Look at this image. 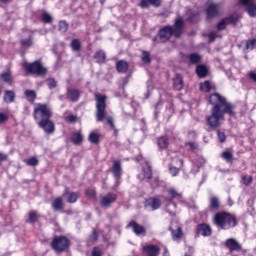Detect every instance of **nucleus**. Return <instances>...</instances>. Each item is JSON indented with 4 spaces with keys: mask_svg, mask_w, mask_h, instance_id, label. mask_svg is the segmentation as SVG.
<instances>
[{
    "mask_svg": "<svg viewBox=\"0 0 256 256\" xmlns=\"http://www.w3.org/2000/svg\"><path fill=\"white\" fill-rule=\"evenodd\" d=\"M209 103L212 105L210 115L206 117V125L209 129H219L221 121H225V115H235V105L219 93H213L209 96Z\"/></svg>",
    "mask_w": 256,
    "mask_h": 256,
    "instance_id": "1",
    "label": "nucleus"
},
{
    "mask_svg": "<svg viewBox=\"0 0 256 256\" xmlns=\"http://www.w3.org/2000/svg\"><path fill=\"white\" fill-rule=\"evenodd\" d=\"M94 97L96 102V121L101 122L106 119L110 129H115L113 117L107 116V95L96 93Z\"/></svg>",
    "mask_w": 256,
    "mask_h": 256,
    "instance_id": "2",
    "label": "nucleus"
},
{
    "mask_svg": "<svg viewBox=\"0 0 256 256\" xmlns=\"http://www.w3.org/2000/svg\"><path fill=\"white\" fill-rule=\"evenodd\" d=\"M183 24L184 21L182 20V18H177L173 26L167 25L161 28L158 33L161 41H169L171 37H181V35L183 34Z\"/></svg>",
    "mask_w": 256,
    "mask_h": 256,
    "instance_id": "3",
    "label": "nucleus"
},
{
    "mask_svg": "<svg viewBox=\"0 0 256 256\" xmlns=\"http://www.w3.org/2000/svg\"><path fill=\"white\" fill-rule=\"evenodd\" d=\"M213 223L218 229L227 231L237 227V218L231 213L218 212L213 217Z\"/></svg>",
    "mask_w": 256,
    "mask_h": 256,
    "instance_id": "4",
    "label": "nucleus"
},
{
    "mask_svg": "<svg viewBox=\"0 0 256 256\" xmlns=\"http://www.w3.org/2000/svg\"><path fill=\"white\" fill-rule=\"evenodd\" d=\"M23 67L28 75H37L38 77L47 75V68L43 66L41 61H34L32 63L25 62Z\"/></svg>",
    "mask_w": 256,
    "mask_h": 256,
    "instance_id": "5",
    "label": "nucleus"
},
{
    "mask_svg": "<svg viewBox=\"0 0 256 256\" xmlns=\"http://www.w3.org/2000/svg\"><path fill=\"white\" fill-rule=\"evenodd\" d=\"M53 117V111L46 104H36L34 107V119L39 123V121H44L45 119H51Z\"/></svg>",
    "mask_w": 256,
    "mask_h": 256,
    "instance_id": "6",
    "label": "nucleus"
},
{
    "mask_svg": "<svg viewBox=\"0 0 256 256\" xmlns=\"http://www.w3.org/2000/svg\"><path fill=\"white\" fill-rule=\"evenodd\" d=\"M51 247L56 253H63L69 249V239L65 236L55 237L51 242Z\"/></svg>",
    "mask_w": 256,
    "mask_h": 256,
    "instance_id": "7",
    "label": "nucleus"
},
{
    "mask_svg": "<svg viewBox=\"0 0 256 256\" xmlns=\"http://www.w3.org/2000/svg\"><path fill=\"white\" fill-rule=\"evenodd\" d=\"M115 201H117V194L113 192L100 195V206L103 207V209H109Z\"/></svg>",
    "mask_w": 256,
    "mask_h": 256,
    "instance_id": "8",
    "label": "nucleus"
},
{
    "mask_svg": "<svg viewBox=\"0 0 256 256\" xmlns=\"http://www.w3.org/2000/svg\"><path fill=\"white\" fill-rule=\"evenodd\" d=\"M37 125L40 127V129H43V131L48 135H51V133H55V123L53 122V120H51V118L40 120L37 122Z\"/></svg>",
    "mask_w": 256,
    "mask_h": 256,
    "instance_id": "9",
    "label": "nucleus"
},
{
    "mask_svg": "<svg viewBox=\"0 0 256 256\" xmlns=\"http://www.w3.org/2000/svg\"><path fill=\"white\" fill-rule=\"evenodd\" d=\"M221 11V5L217 3H208L206 5V17L207 19H214V17L219 16V13Z\"/></svg>",
    "mask_w": 256,
    "mask_h": 256,
    "instance_id": "10",
    "label": "nucleus"
},
{
    "mask_svg": "<svg viewBox=\"0 0 256 256\" xmlns=\"http://www.w3.org/2000/svg\"><path fill=\"white\" fill-rule=\"evenodd\" d=\"M144 207L147 211H157L161 207V200L159 198H149L146 200Z\"/></svg>",
    "mask_w": 256,
    "mask_h": 256,
    "instance_id": "11",
    "label": "nucleus"
},
{
    "mask_svg": "<svg viewBox=\"0 0 256 256\" xmlns=\"http://www.w3.org/2000/svg\"><path fill=\"white\" fill-rule=\"evenodd\" d=\"M240 5L246 7V12L249 17H256V4L251 2V0H239Z\"/></svg>",
    "mask_w": 256,
    "mask_h": 256,
    "instance_id": "12",
    "label": "nucleus"
},
{
    "mask_svg": "<svg viewBox=\"0 0 256 256\" xmlns=\"http://www.w3.org/2000/svg\"><path fill=\"white\" fill-rule=\"evenodd\" d=\"M143 252L146 256H159L161 253V248L157 245H147L143 247Z\"/></svg>",
    "mask_w": 256,
    "mask_h": 256,
    "instance_id": "13",
    "label": "nucleus"
},
{
    "mask_svg": "<svg viewBox=\"0 0 256 256\" xmlns=\"http://www.w3.org/2000/svg\"><path fill=\"white\" fill-rule=\"evenodd\" d=\"M67 97L72 103H77V101H79V98L81 97V91L76 88H68Z\"/></svg>",
    "mask_w": 256,
    "mask_h": 256,
    "instance_id": "14",
    "label": "nucleus"
},
{
    "mask_svg": "<svg viewBox=\"0 0 256 256\" xmlns=\"http://www.w3.org/2000/svg\"><path fill=\"white\" fill-rule=\"evenodd\" d=\"M127 227H131L133 230V233H135V235H145V233L147 232V230L145 229V227H143L141 224H138L135 221H131Z\"/></svg>",
    "mask_w": 256,
    "mask_h": 256,
    "instance_id": "15",
    "label": "nucleus"
},
{
    "mask_svg": "<svg viewBox=\"0 0 256 256\" xmlns=\"http://www.w3.org/2000/svg\"><path fill=\"white\" fill-rule=\"evenodd\" d=\"M113 177L116 179H121V175H123V169L121 168V161L115 160L113 162L112 170Z\"/></svg>",
    "mask_w": 256,
    "mask_h": 256,
    "instance_id": "16",
    "label": "nucleus"
},
{
    "mask_svg": "<svg viewBox=\"0 0 256 256\" xmlns=\"http://www.w3.org/2000/svg\"><path fill=\"white\" fill-rule=\"evenodd\" d=\"M225 245L229 249V251H241V244L237 242L234 238H229L225 241Z\"/></svg>",
    "mask_w": 256,
    "mask_h": 256,
    "instance_id": "17",
    "label": "nucleus"
},
{
    "mask_svg": "<svg viewBox=\"0 0 256 256\" xmlns=\"http://www.w3.org/2000/svg\"><path fill=\"white\" fill-rule=\"evenodd\" d=\"M197 234L203 237H209L211 235V227L207 224H199L197 226Z\"/></svg>",
    "mask_w": 256,
    "mask_h": 256,
    "instance_id": "18",
    "label": "nucleus"
},
{
    "mask_svg": "<svg viewBox=\"0 0 256 256\" xmlns=\"http://www.w3.org/2000/svg\"><path fill=\"white\" fill-rule=\"evenodd\" d=\"M151 177H153V170L150 165L143 168L142 172L138 175V179H140V181H144V179H151Z\"/></svg>",
    "mask_w": 256,
    "mask_h": 256,
    "instance_id": "19",
    "label": "nucleus"
},
{
    "mask_svg": "<svg viewBox=\"0 0 256 256\" xmlns=\"http://www.w3.org/2000/svg\"><path fill=\"white\" fill-rule=\"evenodd\" d=\"M67 195L68 203H77V199H79V194L77 192H69V188L65 189L63 196Z\"/></svg>",
    "mask_w": 256,
    "mask_h": 256,
    "instance_id": "20",
    "label": "nucleus"
},
{
    "mask_svg": "<svg viewBox=\"0 0 256 256\" xmlns=\"http://www.w3.org/2000/svg\"><path fill=\"white\" fill-rule=\"evenodd\" d=\"M116 69L118 73H127V71H129V63L125 60H119L116 63Z\"/></svg>",
    "mask_w": 256,
    "mask_h": 256,
    "instance_id": "21",
    "label": "nucleus"
},
{
    "mask_svg": "<svg viewBox=\"0 0 256 256\" xmlns=\"http://www.w3.org/2000/svg\"><path fill=\"white\" fill-rule=\"evenodd\" d=\"M209 70L207 69V66L205 65H198L196 67V75H198V77L200 79H205V77L208 75Z\"/></svg>",
    "mask_w": 256,
    "mask_h": 256,
    "instance_id": "22",
    "label": "nucleus"
},
{
    "mask_svg": "<svg viewBox=\"0 0 256 256\" xmlns=\"http://www.w3.org/2000/svg\"><path fill=\"white\" fill-rule=\"evenodd\" d=\"M173 87L176 91H181V89H183V78L181 75L176 74L173 79Z\"/></svg>",
    "mask_w": 256,
    "mask_h": 256,
    "instance_id": "23",
    "label": "nucleus"
},
{
    "mask_svg": "<svg viewBox=\"0 0 256 256\" xmlns=\"http://www.w3.org/2000/svg\"><path fill=\"white\" fill-rule=\"evenodd\" d=\"M170 231L172 233V239L174 241H177V239H181L183 237V230L181 227L176 226V229H173V227L170 226Z\"/></svg>",
    "mask_w": 256,
    "mask_h": 256,
    "instance_id": "24",
    "label": "nucleus"
},
{
    "mask_svg": "<svg viewBox=\"0 0 256 256\" xmlns=\"http://www.w3.org/2000/svg\"><path fill=\"white\" fill-rule=\"evenodd\" d=\"M71 141L74 145H81L83 143V134L81 132H75L71 136Z\"/></svg>",
    "mask_w": 256,
    "mask_h": 256,
    "instance_id": "25",
    "label": "nucleus"
},
{
    "mask_svg": "<svg viewBox=\"0 0 256 256\" xmlns=\"http://www.w3.org/2000/svg\"><path fill=\"white\" fill-rule=\"evenodd\" d=\"M157 145L159 149H167L169 147V138L165 136H161L157 140Z\"/></svg>",
    "mask_w": 256,
    "mask_h": 256,
    "instance_id": "26",
    "label": "nucleus"
},
{
    "mask_svg": "<svg viewBox=\"0 0 256 256\" xmlns=\"http://www.w3.org/2000/svg\"><path fill=\"white\" fill-rule=\"evenodd\" d=\"M101 140V136L98 133L91 132L88 136V141L92 143V145H99Z\"/></svg>",
    "mask_w": 256,
    "mask_h": 256,
    "instance_id": "27",
    "label": "nucleus"
},
{
    "mask_svg": "<svg viewBox=\"0 0 256 256\" xmlns=\"http://www.w3.org/2000/svg\"><path fill=\"white\" fill-rule=\"evenodd\" d=\"M3 99L4 103H13L15 101V92L6 90Z\"/></svg>",
    "mask_w": 256,
    "mask_h": 256,
    "instance_id": "28",
    "label": "nucleus"
},
{
    "mask_svg": "<svg viewBox=\"0 0 256 256\" xmlns=\"http://www.w3.org/2000/svg\"><path fill=\"white\" fill-rule=\"evenodd\" d=\"M52 208L54 211H61V209H63V198L58 197L54 199L52 202Z\"/></svg>",
    "mask_w": 256,
    "mask_h": 256,
    "instance_id": "29",
    "label": "nucleus"
},
{
    "mask_svg": "<svg viewBox=\"0 0 256 256\" xmlns=\"http://www.w3.org/2000/svg\"><path fill=\"white\" fill-rule=\"evenodd\" d=\"M24 95L26 96L27 101H29L30 103H33V101L37 99V93L35 92V90H26L24 92Z\"/></svg>",
    "mask_w": 256,
    "mask_h": 256,
    "instance_id": "30",
    "label": "nucleus"
},
{
    "mask_svg": "<svg viewBox=\"0 0 256 256\" xmlns=\"http://www.w3.org/2000/svg\"><path fill=\"white\" fill-rule=\"evenodd\" d=\"M256 45V38H252L245 41V48L244 51H253Z\"/></svg>",
    "mask_w": 256,
    "mask_h": 256,
    "instance_id": "31",
    "label": "nucleus"
},
{
    "mask_svg": "<svg viewBox=\"0 0 256 256\" xmlns=\"http://www.w3.org/2000/svg\"><path fill=\"white\" fill-rule=\"evenodd\" d=\"M168 193L169 195H171V199H177L178 201H181V199H183V195L177 192V189L175 188H169Z\"/></svg>",
    "mask_w": 256,
    "mask_h": 256,
    "instance_id": "32",
    "label": "nucleus"
},
{
    "mask_svg": "<svg viewBox=\"0 0 256 256\" xmlns=\"http://www.w3.org/2000/svg\"><path fill=\"white\" fill-rule=\"evenodd\" d=\"M68 30L69 23H67L65 20H60L58 23V31H60V33H67Z\"/></svg>",
    "mask_w": 256,
    "mask_h": 256,
    "instance_id": "33",
    "label": "nucleus"
},
{
    "mask_svg": "<svg viewBox=\"0 0 256 256\" xmlns=\"http://www.w3.org/2000/svg\"><path fill=\"white\" fill-rule=\"evenodd\" d=\"M24 162L28 167H37L39 165V159L36 156L24 160Z\"/></svg>",
    "mask_w": 256,
    "mask_h": 256,
    "instance_id": "34",
    "label": "nucleus"
},
{
    "mask_svg": "<svg viewBox=\"0 0 256 256\" xmlns=\"http://www.w3.org/2000/svg\"><path fill=\"white\" fill-rule=\"evenodd\" d=\"M105 58H106L105 52L102 50H99L94 55V59H96L97 63H103L105 61Z\"/></svg>",
    "mask_w": 256,
    "mask_h": 256,
    "instance_id": "35",
    "label": "nucleus"
},
{
    "mask_svg": "<svg viewBox=\"0 0 256 256\" xmlns=\"http://www.w3.org/2000/svg\"><path fill=\"white\" fill-rule=\"evenodd\" d=\"M189 61L193 65H195L197 63H201V56L197 53H192V54L189 55Z\"/></svg>",
    "mask_w": 256,
    "mask_h": 256,
    "instance_id": "36",
    "label": "nucleus"
},
{
    "mask_svg": "<svg viewBox=\"0 0 256 256\" xmlns=\"http://www.w3.org/2000/svg\"><path fill=\"white\" fill-rule=\"evenodd\" d=\"M72 51H81V42L79 39H73L70 43Z\"/></svg>",
    "mask_w": 256,
    "mask_h": 256,
    "instance_id": "37",
    "label": "nucleus"
},
{
    "mask_svg": "<svg viewBox=\"0 0 256 256\" xmlns=\"http://www.w3.org/2000/svg\"><path fill=\"white\" fill-rule=\"evenodd\" d=\"M221 157L224 158L227 163H233V154L230 151L222 152Z\"/></svg>",
    "mask_w": 256,
    "mask_h": 256,
    "instance_id": "38",
    "label": "nucleus"
},
{
    "mask_svg": "<svg viewBox=\"0 0 256 256\" xmlns=\"http://www.w3.org/2000/svg\"><path fill=\"white\" fill-rule=\"evenodd\" d=\"M37 222V211L32 210L28 213V223H36Z\"/></svg>",
    "mask_w": 256,
    "mask_h": 256,
    "instance_id": "39",
    "label": "nucleus"
},
{
    "mask_svg": "<svg viewBox=\"0 0 256 256\" xmlns=\"http://www.w3.org/2000/svg\"><path fill=\"white\" fill-rule=\"evenodd\" d=\"M142 62H144L146 65H149L151 63V53L147 51L142 52Z\"/></svg>",
    "mask_w": 256,
    "mask_h": 256,
    "instance_id": "40",
    "label": "nucleus"
},
{
    "mask_svg": "<svg viewBox=\"0 0 256 256\" xmlns=\"http://www.w3.org/2000/svg\"><path fill=\"white\" fill-rule=\"evenodd\" d=\"M227 23H231L232 25H235L237 21H239V16L237 14H232L229 17L225 18Z\"/></svg>",
    "mask_w": 256,
    "mask_h": 256,
    "instance_id": "41",
    "label": "nucleus"
},
{
    "mask_svg": "<svg viewBox=\"0 0 256 256\" xmlns=\"http://www.w3.org/2000/svg\"><path fill=\"white\" fill-rule=\"evenodd\" d=\"M227 25H229V23L227 22L226 18H224L220 22H218L217 30L223 31L224 29H226Z\"/></svg>",
    "mask_w": 256,
    "mask_h": 256,
    "instance_id": "42",
    "label": "nucleus"
},
{
    "mask_svg": "<svg viewBox=\"0 0 256 256\" xmlns=\"http://www.w3.org/2000/svg\"><path fill=\"white\" fill-rule=\"evenodd\" d=\"M210 207L215 210L219 209V199L217 197L210 199Z\"/></svg>",
    "mask_w": 256,
    "mask_h": 256,
    "instance_id": "43",
    "label": "nucleus"
},
{
    "mask_svg": "<svg viewBox=\"0 0 256 256\" xmlns=\"http://www.w3.org/2000/svg\"><path fill=\"white\" fill-rule=\"evenodd\" d=\"M33 45V37H29L26 39L21 40V46L22 47H31Z\"/></svg>",
    "mask_w": 256,
    "mask_h": 256,
    "instance_id": "44",
    "label": "nucleus"
},
{
    "mask_svg": "<svg viewBox=\"0 0 256 256\" xmlns=\"http://www.w3.org/2000/svg\"><path fill=\"white\" fill-rule=\"evenodd\" d=\"M200 89L205 93H209V91H211V83L209 81H205L203 84L200 85Z\"/></svg>",
    "mask_w": 256,
    "mask_h": 256,
    "instance_id": "45",
    "label": "nucleus"
},
{
    "mask_svg": "<svg viewBox=\"0 0 256 256\" xmlns=\"http://www.w3.org/2000/svg\"><path fill=\"white\" fill-rule=\"evenodd\" d=\"M41 19L43 23H52L53 21V17H51L47 12L42 13Z\"/></svg>",
    "mask_w": 256,
    "mask_h": 256,
    "instance_id": "46",
    "label": "nucleus"
},
{
    "mask_svg": "<svg viewBox=\"0 0 256 256\" xmlns=\"http://www.w3.org/2000/svg\"><path fill=\"white\" fill-rule=\"evenodd\" d=\"M86 197H90V199H93L97 197V191L95 189L88 188L85 190Z\"/></svg>",
    "mask_w": 256,
    "mask_h": 256,
    "instance_id": "47",
    "label": "nucleus"
},
{
    "mask_svg": "<svg viewBox=\"0 0 256 256\" xmlns=\"http://www.w3.org/2000/svg\"><path fill=\"white\" fill-rule=\"evenodd\" d=\"M243 185L249 186L253 183V177L249 175L242 176Z\"/></svg>",
    "mask_w": 256,
    "mask_h": 256,
    "instance_id": "48",
    "label": "nucleus"
},
{
    "mask_svg": "<svg viewBox=\"0 0 256 256\" xmlns=\"http://www.w3.org/2000/svg\"><path fill=\"white\" fill-rule=\"evenodd\" d=\"M46 83L49 89H55V87H57V80H55V78H48Z\"/></svg>",
    "mask_w": 256,
    "mask_h": 256,
    "instance_id": "49",
    "label": "nucleus"
},
{
    "mask_svg": "<svg viewBox=\"0 0 256 256\" xmlns=\"http://www.w3.org/2000/svg\"><path fill=\"white\" fill-rule=\"evenodd\" d=\"M199 17V12L193 13L188 17V21H190V23H197V21H199Z\"/></svg>",
    "mask_w": 256,
    "mask_h": 256,
    "instance_id": "50",
    "label": "nucleus"
},
{
    "mask_svg": "<svg viewBox=\"0 0 256 256\" xmlns=\"http://www.w3.org/2000/svg\"><path fill=\"white\" fill-rule=\"evenodd\" d=\"M0 79L5 83H11V74L8 72L2 73Z\"/></svg>",
    "mask_w": 256,
    "mask_h": 256,
    "instance_id": "51",
    "label": "nucleus"
},
{
    "mask_svg": "<svg viewBox=\"0 0 256 256\" xmlns=\"http://www.w3.org/2000/svg\"><path fill=\"white\" fill-rule=\"evenodd\" d=\"M218 139L220 143H225L227 136L225 135V132H221L220 130L217 131Z\"/></svg>",
    "mask_w": 256,
    "mask_h": 256,
    "instance_id": "52",
    "label": "nucleus"
},
{
    "mask_svg": "<svg viewBox=\"0 0 256 256\" xmlns=\"http://www.w3.org/2000/svg\"><path fill=\"white\" fill-rule=\"evenodd\" d=\"M92 256H103V251H101V248L94 247L91 253Z\"/></svg>",
    "mask_w": 256,
    "mask_h": 256,
    "instance_id": "53",
    "label": "nucleus"
},
{
    "mask_svg": "<svg viewBox=\"0 0 256 256\" xmlns=\"http://www.w3.org/2000/svg\"><path fill=\"white\" fill-rule=\"evenodd\" d=\"M169 171H170V175H172V177H177V175H179V168H177V167L170 166Z\"/></svg>",
    "mask_w": 256,
    "mask_h": 256,
    "instance_id": "54",
    "label": "nucleus"
},
{
    "mask_svg": "<svg viewBox=\"0 0 256 256\" xmlns=\"http://www.w3.org/2000/svg\"><path fill=\"white\" fill-rule=\"evenodd\" d=\"M65 120L68 123H76L77 122V116H75V115H68V116H66Z\"/></svg>",
    "mask_w": 256,
    "mask_h": 256,
    "instance_id": "55",
    "label": "nucleus"
},
{
    "mask_svg": "<svg viewBox=\"0 0 256 256\" xmlns=\"http://www.w3.org/2000/svg\"><path fill=\"white\" fill-rule=\"evenodd\" d=\"M90 241H97L99 239V234H97V231L93 230L92 234L89 237Z\"/></svg>",
    "mask_w": 256,
    "mask_h": 256,
    "instance_id": "56",
    "label": "nucleus"
},
{
    "mask_svg": "<svg viewBox=\"0 0 256 256\" xmlns=\"http://www.w3.org/2000/svg\"><path fill=\"white\" fill-rule=\"evenodd\" d=\"M186 146L189 148L190 151H195V149H197V144L195 142H188Z\"/></svg>",
    "mask_w": 256,
    "mask_h": 256,
    "instance_id": "57",
    "label": "nucleus"
},
{
    "mask_svg": "<svg viewBox=\"0 0 256 256\" xmlns=\"http://www.w3.org/2000/svg\"><path fill=\"white\" fill-rule=\"evenodd\" d=\"M152 7H161V0H149Z\"/></svg>",
    "mask_w": 256,
    "mask_h": 256,
    "instance_id": "58",
    "label": "nucleus"
},
{
    "mask_svg": "<svg viewBox=\"0 0 256 256\" xmlns=\"http://www.w3.org/2000/svg\"><path fill=\"white\" fill-rule=\"evenodd\" d=\"M149 5H151L149 0H141L140 1V7H142L143 9L149 7Z\"/></svg>",
    "mask_w": 256,
    "mask_h": 256,
    "instance_id": "59",
    "label": "nucleus"
},
{
    "mask_svg": "<svg viewBox=\"0 0 256 256\" xmlns=\"http://www.w3.org/2000/svg\"><path fill=\"white\" fill-rule=\"evenodd\" d=\"M9 119V116L5 113H0V123H5Z\"/></svg>",
    "mask_w": 256,
    "mask_h": 256,
    "instance_id": "60",
    "label": "nucleus"
},
{
    "mask_svg": "<svg viewBox=\"0 0 256 256\" xmlns=\"http://www.w3.org/2000/svg\"><path fill=\"white\" fill-rule=\"evenodd\" d=\"M208 37H209L210 43H213V41L217 39V34L215 32H210Z\"/></svg>",
    "mask_w": 256,
    "mask_h": 256,
    "instance_id": "61",
    "label": "nucleus"
},
{
    "mask_svg": "<svg viewBox=\"0 0 256 256\" xmlns=\"http://www.w3.org/2000/svg\"><path fill=\"white\" fill-rule=\"evenodd\" d=\"M248 77L252 79L254 83H256V73L255 72H249Z\"/></svg>",
    "mask_w": 256,
    "mask_h": 256,
    "instance_id": "62",
    "label": "nucleus"
},
{
    "mask_svg": "<svg viewBox=\"0 0 256 256\" xmlns=\"http://www.w3.org/2000/svg\"><path fill=\"white\" fill-rule=\"evenodd\" d=\"M0 161H7V154L0 152Z\"/></svg>",
    "mask_w": 256,
    "mask_h": 256,
    "instance_id": "63",
    "label": "nucleus"
},
{
    "mask_svg": "<svg viewBox=\"0 0 256 256\" xmlns=\"http://www.w3.org/2000/svg\"><path fill=\"white\" fill-rule=\"evenodd\" d=\"M161 105H163L162 102H158V103L156 104V106H155V115H157V113H159V112L157 111V109H159V107H161Z\"/></svg>",
    "mask_w": 256,
    "mask_h": 256,
    "instance_id": "64",
    "label": "nucleus"
}]
</instances>
